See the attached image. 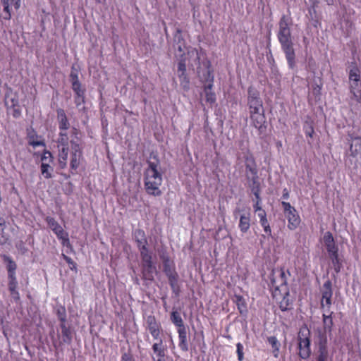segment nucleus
<instances>
[{"label": "nucleus", "instance_id": "25", "mask_svg": "<svg viewBox=\"0 0 361 361\" xmlns=\"http://www.w3.org/2000/svg\"><path fill=\"white\" fill-rule=\"evenodd\" d=\"M61 329V342L63 343L70 344L72 341L73 333L71 328L66 324H60Z\"/></svg>", "mask_w": 361, "mask_h": 361}, {"label": "nucleus", "instance_id": "41", "mask_svg": "<svg viewBox=\"0 0 361 361\" xmlns=\"http://www.w3.org/2000/svg\"><path fill=\"white\" fill-rule=\"evenodd\" d=\"M59 240H61V243L63 247H66L68 250H69L70 252H74L73 247L70 242L68 233L62 237L59 238Z\"/></svg>", "mask_w": 361, "mask_h": 361}, {"label": "nucleus", "instance_id": "24", "mask_svg": "<svg viewBox=\"0 0 361 361\" xmlns=\"http://www.w3.org/2000/svg\"><path fill=\"white\" fill-rule=\"evenodd\" d=\"M214 84H205L203 85V92L205 96V101L207 103L213 104L216 102V97L213 90Z\"/></svg>", "mask_w": 361, "mask_h": 361}, {"label": "nucleus", "instance_id": "20", "mask_svg": "<svg viewBox=\"0 0 361 361\" xmlns=\"http://www.w3.org/2000/svg\"><path fill=\"white\" fill-rule=\"evenodd\" d=\"M323 241L328 254L338 252V247L336 245L335 240L330 231H326L323 236Z\"/></svg>", "mask_w": 361, "mask_h": 361}, {"label": "nucleus", "instance_id": "11", "mask_svg": "<svg viewBox=\"0 0 361 361\" xmlns=\"http://www.w3.org/2000/svg\"><path fill=\"white\" fill-rule=\"evenodd\" d=\"M182 30L179 28L176 30V34L174 35V40L177 42L178 50L180 52H183L182 58L179 60L178 63V74H185L186 73V61L185 58H183L184 55L183 47H185V40L181 35Z\"/></svg>", "mask_w": 361, "mask_h": 361}, {"label": "nucleus", "instance_id": "12", "mask_svg": "<svg viewBox=\"0 0 361 361\" xmlns=\"http://www.w3.org/2000/svg\"><path fill=\"white\" fill-rule=\"evenodd\" d=\"M252 125L257 129L259 135L264 133L267 125L264 112L250 116Z\"/></svg>", "mask_w": 361, "mask_h": 361}, {"label": "nucleus", "instance_id": "36", "mask_svg": "<svg viewBox=\"0 0 361 361\" xmlns=\"http://www.w3.org/2000/svg\"><path fill=\"white\" fill-rule=\"evenodd\" d=\"M249 187L250 188L251 191L255 197V202H261L262 199L260 197V182H257L256 183H250Z\"/></svg>", "mask_w": 361, "mask_h": 361}, {"label": "nucleus", "instance_id": "21", "mask_svg": "<svg viewBox=\"0 0 361 361\" xmlns=\"http://www.w3.org/2000/svg\"><path fill=\"white\" fill-rule=\"evenodd\" d=\"M45 221L58 239L67 233V232L64 231L62 226L55 220L54 218L51 216H47Z\"/></svg>", "mask_w": 361, "mask_h": 361}, {"label": "nucleus", "instance_id": "49", "mask_svg": "<svg viewBox=\"0 0 361 361\" xmlns=\"http://www.w3.org/2000/svg\"><path fill=\"white\" fill-rule=\"evenodd\" d=\"M41 161H42V162H47L49 164L51 163L53 161L52 154L49 151L44 150L42 155Z\"/></svg>", "mask_w": 361, "mask_h": 361}, {"label": "nucleus", "instance_id": "45", "mask_svg": "<svg viewBox=\"0 0 361 361\" xmlns=\"http://www.w3.org/2000/svg\"><path fill=\"white\" fill-rule=\"evenodd\" d=\"M5 220L0 216V243L4 244L8 240V237L4 235V230L5 228Z\"/></svg>", "mask_w": 361, "mask_h": 361}, {"label": "nucleus", "instance_id": "19", "mask_svg": "<svg viewBox=\"0 0 361 361\" xmlns=\"http://www.w3.org/2000/svg\"><path fill=\"white\" fill-rule=\"evenodd\" d=\"M157 342L154 343L152 349L156 359L164 360L167 353V347L164 344L163 338H160L156 340Z\"/></svg>", "mask_w": 361, "mask_h": 361}, {"label": "nucleus", "instance_id": "16", "mask_svg": "<svg viewBox=\"0 0 361 361\" xmlns=\"http://www.w3.org/2000/svg\"><path fill=\"white\" fill-rule=\"evenodd\" d=\"M247 106L248 107L263 106L259 91L252 87H249L247 90Z\"/></svg>", "mask_w": 361, "mask_h": 361}, {"label": "nucleus", "instance_id": "38", "mask_svg": "<svg viewBox=\"0 0 361 361\" xmlns=\"http://www.w3.org/2000/svg\"><path fill=\"white\" fill-rule=\"evenodd\" d=\"M332 305V298H321L320 307L325 312H329L331 310Z\"/></svg>", "mask_w": 361, "mask_h": 361}, {"label": "nucleus", "instance_id": "35", "mask_svg": "<svg viewBox=\"0 0 361 361\" xmlns=\"http://www.w3.org/2000/svg\"><path fill=\"white\" fill-rule=\"evenodd\" d=\"M235 302L237 305L238 310L239 312L243 314L247 312V305L245 301V299L242 295H235Z\"/></svg>", "mask_w": 361, "mask_h": 361}, {"label": "nucleus", "instance_id": "5", "mask_svg": "<svg viewBox=\"0 0 361 361\" xmlns=\"http://www.w3.org/2000/svg\"><path fill=\"white\" fill-rule=\"evenodd\" d=\"M71 140H68L70 151V170L72 174L77 173V171L84 160L83 147L81 139L79 137L80 131L76 127H72L70 130Z\"/></svg>", "mask_w": 361, "mask_h": 361}, {"label": "nucleus", "instance_id": "27", "mask_svg": "<svg viewBox=\"0 0 361 361\" xmlns=\"http://www.w3.org/2000/svg\"><path fill=\"white\" fill-rule=\"evenodd\" d=\"M348 82L361 81L360 70L355 62L352 63L348 72Z\"/></svg>", "mask_w": 361, "mask_h": 361}, {"label": "nucleus", "instance_id": "34", "mask_svg": "<svg viewBox=\"0 0 361 361\" xmlns=\"http://www.w3.org/2000/svg\"><path fill=\"white\" fill-rule=\"evenodd\" d=\"M169 279V285L171 288V290L173 293H174L176 295H178L180 292V287L178 286V274L167 276Z\"/></svg>", "mask_w": 361, "mask_h": 361}, {"label": "nucleus", "instance_id": "6", "mask_svg": "<svg viewBox=\"0 0 361 361\" xmlns=\"http://www.w3.org/2000/svg\"><path fill=\"white\" fill-rule=\"evenodd\" d=\"M243 159L245 167V178L248 184L259 182V171L254 155L250 151H247V153L244 154Z\"/></svg>", "mask_w": 361, "mask_h": 361}, {"label": "nucleus", "instance_id": "53", "mask_svg": "<svg viewBox=\"0 0 361 361\" xmlns=\"http://www.w3.org/2000/svg\"><path fill=\"white\" fill-rule=\"evenodd\" d=\"M70 80L72 85L80 84L77 72L71 71L70 74Z\"/></svg>", "mask_w": 361, "mask_h": 361}, {"label": "nucleus", "instance_id": "29", "mask_svg": "<svg viewBox=\"0 0 361 361\" xmlns=\"http://www.w3.org/2000/svg\"><path fill=\"white\" fill-rule=\"evenodd\" d=\"M333 312L329 310V312H324L322 314L324 329L326 331H331L334 325L332 315Z\"/></svg>", "mask_w": 361, "mask_h": 361}, {"label": "nucleus", "instance_id": "43", "mask_svg": "<svg viewBox=\"0 0 361 361\" xmlns=\"http://www.w3.org/2000/svg\"><path fill=\"white\" fill-rule=\"evenodd\" d=\"M56 315L60 321V324H66V310L64 306H60L56 310Z\"/></svg>", "mask_w": 361, "mask_h": 361}, {"label": "nucleus", "instance_id": "50", "mask_svg": "<svg viewBox=\"0 0 361 361\" xmlns=\"http://www.w3.org/2000/svg\"><path fill=\"white\" fill-rule=\"evenodd\" d=\"M63 259L66 261V262L69 265V267L71 270H76L77 264L68 256L65 254L61 255Z\"/></svg>", "mask_w": 361, "mask_h": 361}, {"label": "nucleus", "instance_id": "59", "mask_svg": "<svg viewBox=\"0 0 361 361\" xmlns=\"http://www.w3.org/2000/svg\"><path fill=\"white\" fill-rule=\"evenodd\" d=\"M188 54L192 56H196L197 59L198 60V61H200V52L197 49H195V48L191 49L190 50L188 51Z\"/></svg>", "mask_w": 361, "mask_h": 361}, {"label": "nucleus", "instance_id": "37", "mask_svg": "<svg viewBox=\"0 0 361 361\" xmlns=\"http://www.w3.org/2000/svg\"><path fill=\"white\" fill-rule=\"evenodd\" d=\"M19 104L18 99L16 94L10 98V94L6 93L5 95V105L7 109H9V107H16Z\"/></svg>", "mask_w": 361, "mask_h": 361}, {"label": "nucleus", "instance_id": "4", "mask_svg": "<svg viewBox=\"0 0 361 361\" xmlns=\"http://www.w3.org/2000/svg\"><path fill=\"white\" fill-rule=\"evenodd\" d=\"M148 166L144 172V185L146 192L154 197L162 194L160 186L162 183V175L159 171V162L148 161Z\"/></svg>", "mask_w": 361, "mask_h": 361}, {"label": "nucleus", "instance_id": "26", "mask_svg": "<svg viewBox=\"0 0 361 361\" xmlns=\"http://www.w3.org/2000/svg\"><path fill=\"white\" fill-rule=\"evenodd\" d=\"M303 130L307 138V142L309 145L312 144L310 139H312L314 135V122L312 120L305 121L303 124Z\"/></svg>", "mask_w": 361, "mask_h": 361}, {"label": "nucleus", "instance_id": "62", "mask_svg": "<svg viewBox=\"0 0 361 361\" xmlns=\"http://www.w3.org/2000/svg\"><path fill=\"white\" fill-rule=\"evenodd\" d=\"M257 216L259 218V221L267 218V213L264 209H262L257 212Z\"/></svg>", "mask_w": 361, "mask_h": 361}, {"label": "nucleus", "instance_id": "14", "mask_svg": "<svg viewBox=\"0 0 361 361\" xmlns=\"http://www.w3.org/2000/svg\"><path fill=\"white\" fill-rule=\"evenodd\" d=\"M155 271L156 267L153 264L152 259L142 261V274L143 279L150 281H154V274Z\"/></svg>", "mask_w": 361, "mask_h": 361}, {"label": "nucleus", "instance_id": "54", "mask_svg": "<svg viewBox=\"0 0 361 361\" xmlns=\"http://www.w3.org/2000/svg\"><path fill=\"white\" fill-rule=\"evenodd\" d=\"M248 109H249L250 116L264 112L263 106H257V107L253 106V107H248Z\"/></svg>", "mask_w": 361, "mask_h": 361}, {"label": "nucleus", "instance_id": "58", "mask_svg": "<svg viewBox=\"0 0 361 361\" xmlns=\"http://www.w3.org/2000/svg\"><path fill=\"white\" fill-rule=\"evenodd\" d=\"M9 291H10L11 295L15 300L18 301L20 300V294H19V292L18 291L17 288H15L13 290H9Z\"/></svg>", "mask_w": 361, "mask_h": 361}, {"label": "nucleus", "instance_id": "60", "mask_svg": "<svg viewBox=\"0 0 361 361\" xmlns=\"http://www.w3.org/2000/svg\"><path fill=\"white\" fill-rule=\"evenodd\" d=\"M32 137L30 136V141H29V144L33 147H37V146H41V145H44V142L42 141H35V140H31Z\"/></svg>", "mask_w": 361, "mask_h": 361}, {"label": "nucleus", "instance_id": "46", "mask_svg": "<svg viewBox=\"0 0 361 361\" xmlns=\"http://www.w3.org/2000/svg\"><path fill=\"white\" fill-rule=\"evenodd\" d=\"M259 223H260L261 226H262L264 231L267 235V236L272 237L271 229L269 223L267 220V218L260 220Z\"/></svg>", "mask_w": 361, "mask_h": 361}, {"label": "nucleus", "instance_id": "40", "mask_svg": "<svg viewBox=\"0 0 361 361\" xmlns=\"http://www.w3.org/2000/svg\"><path fill=\"white\" fill-rule=\"evenodd\" d=\"M140 253L141 260H147L149 259H152V255L151 252L149 250L147 245H143L140 248L138 249Z\"/></svg>", "mask_w": 361, "mask_h": 361}, {"label": "nucleus", "instance_id": "13", "mask_svg": "<svg viewBox=\"0 0 361 361\" xmlns=\"http://www.w3.org/2000/svg\"><path fill=\"white\" fill-rule=\"evenodd\" d=\"M349 82V90L350 94V102L349 104L353 106V102L355 101L361 106V81H352Z\"/></svg>", "mask_w": 361, "mask_h": 361}, {"label": "nucleus", "instance_id": "31", "mask_svg": "<svg viewBox=\"0 0 361 361\" xmlns=\"http://www.w3.org/2000/svg\"><path fill=\"white\" fill-rule=\"evenodd\" d=\"M3 259L4 262L6 263L8 276L16 275V270L17 269L16 262L12 259L11 257L7 255H4Z\"/></svg>", "mask_w": 361, "mask_h": 361}, {"label": "nucleus", "instance_id": "63", "mask_svg": "<svg viewBox=\"0 0 361 361\" xmlns=\"http://www.w3.org/2000/svg\"><path fill=\"white\" fill-rule=\"evenodd\" d=\"M253 209L255 213L263 209L261 207V202H255V204H253Z\"/></svg>", "mask_w": 361, "mask_h": 361}, {"label": "nucleus", "instance_id": "2", "mask_svg": "<svg viewBox=\"0 0 361 361\" xmlns=\"http://www.w3.org/2000/svg\"><path fill=\"white\" fill-rule=\"evenodd\" d=\"M57 120L59 123V137L57 138L58 162L61 169H65L68 165V140H71V134L68 133L70 128V123L64 109H56Z\"/></svg>", "mask_w": 361, "mask_h": 361}, {"label": "nucleus", "instance_id": "39", "mask_svg": "<svg viewBox=\"0 0 361 361\" xmlns=\"http://www.w3.org/2000/svg\"><path fill=\"white\" fill-rule=\"evenodd\" d=\"M178 78H179L180 86L182 87V88L185 91L189 90L190 79H189L187 73L178 74Z\"/></svg>", "mask_w": 361, "mask_h": 361}, {"label": "nucleus", "instance_id": "47", "mask_svg": "<svg viewBox=\"0 0 361 361\" xmlns=\"http://www.w3.org/2000/svg\"><path fill=\"white\" fill-rule=\"evenodd\" d=\"M133 237L135 240H144L145 238H147L145 232L140 228L133 231Z\"/></svg>", "mask_w": 361, "mask_h": 361}, {"label": "nucleus", "instance_id": "30", "mask_svg": "<svg viewBox=\"0 0 361 361\" xmlns=\"http://www.w3.org/2000/svg\"><path fill=\"white\" fill-rule=\"evenodd\" d=\"M329 258L332 262L334 271L338 274L342 268V261L339 258L338 252L329 254Z\"/></svg>", "mask_w": 361, "mask_h": 361}, {"label": "nucleus", "instance_id": "48", "mask_svg": "<svg viewBox=\"0 0 361 361\" xmlns=\"http://www.w3.org/2000/svg\"><path fill=\"white\" fill-rule=\"evenodd\" d=\"M8 286L9 290H13L15 288H18V281L16 275L8 276Z\"/></svg>", "mask_w": 361, "mask_h": 361}, {"label": "nucleus", "instance_id": "52", "mask_svg": "<svg viewBox=\"0 0 361 361\" xmlns=\"http://www.w3.org/2000/svg\"><path fill=\"white\" fill-rule=\"evenodd\" d=\"M72 89L75 94V96L85 95V90L82 87L81 83L78 85H72Z\"/></svg>", "mask_w": 361, "mask_h": 361}, {"label": "nucleus", "instance_id": "33", "mask_svg": "<svg viewBox=\"0 0 361 361\" xmlns=\"http://www.w3.org/2000/svg\"><path fill=\"white\" fill-rule=\"evenodd\" d=\"M171 320L178 329L185 328L180 314L177 311L171 313Z\"/></svg>", "mask_w": 361, "mask_h": 361}, {"label": "nucleus", "instance_id": "18", "mask_svg": "<svg viewBox=\"0 0 361 361\" xmlns=\"http://www.w3.org/2000/svg\"><path fill=\"white\" fill-rule=\"evenodd\" d=\"M4 7L3 18L10 20L11 18V7L13 6L18 10L20 6V0H1Z\"/></svg>", "mask_w": 361, "mask_h": 361}, {"label": "nucleus", "instance_id": "7", "mask_svg": "<svg viewBox=\"0 0 361 361\" xmlns=\"http://www.w3.org/2000/svg\"><path fill=\"white\" fill-rule=\"evenodd\" d=\"M310 337V331L307 327L300 329L298 335V355L301 359H307L311 355Z\"/></svg>", "mask_w": 361, "mask_h": 361}, {"label": "nucleus", "instance_id": "51", "mask_svg": "<svg viewBox=\"0 0 361 361\" xmlns=\"http://www.w3.org/2000/svg\"><path fill=\"white\" fill-rule=\"evenodd\" d=\"M243 345L241 343L236 344V353L238 355V361H243L244 359Z\"/></svg>", "mask_w": 361, "mask_h": 361}, {"label": "nucleus", "instance_id": "57", "mask_svg": "<svg viewBox=\"0 0 361 361\" xmlns=\"http://www.w3.org/2000/svg\"><path fill=\"white\" fill-rule=\"evenodd\" d=\"M121 361H135L130 353H125L122 355Z\"/></svg>", "mask_w": 361, "mask_h": 361}, {"label": "nucleus", "instance_id": "28", "mask_svg": "<svg viewBox=\"0 0 361 361\" xmlns=\"http://www.w3.org/2000/svg\"><path fill=\"white\" fill-rule=\"evenodd\" d=\"M320 293L322 295V298H332L333 288L332 282L331 280L328 279L324 283L322 286L320 288Z\"/></svg>", "mask_w": 361, "mask_h": 361}, {"label": "nucleus", "instance_id": "56", "mask_svg": "<svg viewBox=\"0 0 361 361\" xmlns=\"http://www.w3.org/2000/svg\"><path fill=\"white\" fill-rule=\"evenodd\" d=\"M12 109V116L13 118H19L21 116V111L19 108V105L16 107H9V109Z\"/></svg>", "mask_w": 361, "mask_h": 361}, {"label": "nucleus", "instance_id": "61", "mask_svg": "<svg viewBox=\"0 0 361 361\" xmlns=\"http://www.w3.org/2000/svg\"><path fill=\"white\" fill-rule=\"evenodd\" d=\"M137 243V248H140L143 245H148L147 239L145 238L144 240H135Z\"/></svg>", "mask_w": 361, "mask_h": 361}, {"label": "nucleus", "instance_id": "3", "mask_svg": "<svg viewBox=\"0 0 361 361\" xmlns=\"http://www.w3.org/2000/svg\"><path fill=\"white\" fill-rule=\"evenodd\" d=\"M290 25V18L285 15L282 16L279 23V29L277 33V38L285 54L288 65L290 68L293 69L295 66V54Z\"/></svg>", "mask_w": 361, "mask_h": 361}, {"label": "nucleus", "instance_id": "55", "mask_svg": "<svg viewBox=\"0 0 361 361\" xmlns=\"http://www.w3.org/2000/svg\"><path fill=\"white\" fill-rule=\"evenodd\" d=\"M74 100L76 106H80L85 102V95L75 96Z\"/></svg>", "mask_w": 361, "mask_h": 361}, {"label": "nucleus", "instance_id": "23", "mask_svg": "<svg viewBox=\"0 0 361 361\" xmlns=\"http://www.w3.org/2000/svg\"><path fill=\"white\" fill-rule=\"evenodd\" d=\"M177 331L178 334V346L182 351L187 352L189 348L186 328L177 329Z\"/></svg>", "mask_w": 361, "mask_h": 361}, {"label": "nucleus", "instance_id": "15", "mask_svg": "<svg viewBox=\"0 0 361 361\" xmlns=\"http://www.w3.org/2000/svg\"><path fill=\"white\" fill-rule=\"evenodd\" d=\"M348 142H350V156L357 157L361 156V137L348 134Z\"/></svg>", "mask_w": 361, "mask_h": 361}, {"label": "nucleus", "instance_id": "42", "mask_svg": "<svg viewBox=\"0 0 361 361\" xmlns=\"http://www.w3.org/2000/svg\"><path fill=\"white\" fill-rule=\"evenodd\" d=\"M52 171L51 167L47 162H42L41 164V173L45 178H50L51 177V171Z\"/></svg>", "mask_w": 361, "mask_h": 361}, {"label": "nucleus", "instance_id": "17", "mask_svg": "<svg viewBox=\"0 0 361 361\" xmlns=\"http://www.w3.org/2000/svg\"><path fill=\"white\" fill-rule=\"evenodd\" d=\"M251 226V212L250 209L243 211L239 215L238 228L243 233H247Z\"/></svg>", "mask_w": 361, "mask_h": 361}, {"label": "nucleus", "instance_id": "64", "mask_svg": "<svg viewBox=\"0 0 361 361\" xmlns=\"http://www.w3.org/2000/svg\"><path fill=\"white\" fill-rule=\"evenodd\" d=\"M289 198V191L287 188L283 190L282 199L287 200Z\"/></svg>", "mask_w": 361, "mask_h": 361}, {"label": "nucleus", "instance_id": "1", "mask_svg": "<svg viewBox=\"0 0 361 361\" xmlns=\"http://www.w3.org/2000/svg\"><path fill=\"white\" fill-rule=\"evenodd\" d=\"M290 276L289 271L281 268L274 270L270 277V289L272 297L279 303L281 311L290 309L289 299V288L287 283V277Z\"/></svg>", "mask_w": 361, "mask_h": 361}, {"label": "nucleus", "instance_id": "44", "mask_svg": "<svg viewBox=\"0 0 361 361\" xmlns=\"http://www.w3.org/2000/svg\"><path fill=\"white\" fill-rule=\"evenodd\" d=\"M268 342L271 345L273 348V353H275V356H276L279 350L280 345L277 338L275 336H270L268 338Z\"/></svg>", "mask_w": 361, "mask_h": 361}, {"label": "nucleus", "instance_id": "8", "mask_svg": "<svg viewBox=\"0 0 361 361\" xmlns=\"http://www.w3.org/2000/svg\"><path fill=\"white\" fill-rule=\"evenodd\" d=\"M281 205L283 209L284 215L288 220V228L291 231L295 230L301 221L297 210L289 202L286 201H282Z\"/></svg>", "mask_w": 361, "mask_h": 361}, {"label": "nucleus", "instance_id": "9", "mask_svg": "<svg viewBox=\"0 0 361 361\" xmlns=\"http://www.w3.org/2000/svg\"><path fill=\"white\" fill-rule=\"evenodd\" d=\"M214 71L212 68V63L207 59L203 61L199 66L197 67V74L199 80L201 83L205 84H214Z\"/></svg>", "mask_w": 361, "mask_h": 361}, {"label": "nucleus", "instance_id": "10", "mask_svg": "<svg viewBox=\"0 0 361 361\" xmlns=\"http://www.w3.org/2000/svg\"><path fill=\"white\" fill-rule=\"evenodd\" d=\"M146 329L149 332L154 340H158L164 336L161 323L154 315H148L146 318Z\"/></svg>", "mask_w": 361, "mask_h": 361}, {"label": "nucleus", "instance_id": "22", "mask_svg": "<svg viewBox=\"0 0 361 361\" xmlns=\"http://www.w3.org/2000/svg\"><path fill=\"white\" fill-rule=\"evenodd\" d=\"M160 258L163 262V270L166 276L177 274L175 269V264L167 255H162Z\"/></svg>", "mask_w": 361, "mask_h": 361}, {"label": "nucleus", "instance_id": "32", "mask_svg": "<svg viewBox=\"0 0 361 361\" xmlns=\"http://www.w3.org/2000/svg\"><path fill=\"white\" fill-rule=\"evenodd\" d=\"M329 353L326 342L320 343L319 345V354L316 361H328Z\"/></svg>", "mask_w": 361, "mask_h": 361}]
</instances>
